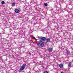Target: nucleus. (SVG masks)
<instances>
[{
    "mask_svg": "<svg viewBox=\"0 0 73 73\" xmlns=\"http://www.w3.org/2000/svg\"><path fill=\"white\" fill-rule=\"evenodd\" d=\"M38 38L40 40H42V41H46V37H43L42 36H38Z\"/></svg>",
    "mask_w": 73,
    "mask_h": 73,
    "instance_id": "obj_1",
    "label": "nucleus"
},
{
    "mask_svg": "<svg viewBox=\"0 0 73 73\" xmlns=\"http://www.w3.org/2000/svg\"><path fill=\"white\" fill-rule=\"evenodd\" d=\"M25 66H26L25 64H23L20 68V70L21 71H22V70H24V69H25Z\"/></svg>",
    "mask_w": 73,
    "mask_h": 73,
    "instance_id": "obj_2",
    "label": "nucleus"
},
{
    "mask_svg": "<svg viewBox=\"0 0 73 73\" xmlns=\"http://www.w3.org/2000/svg\"><path fill=\"white\" fill-rule=\"evenodd\" d=\"M15 12L16 13H19L20 12V11L17 9H15Z\"/></svg>",
    "mask_w": 73,
    "mask_h": 73,
    "instance_id": "obj_3",
    "label": "nucleus"
},
{
    "mask_svg": "<svg viewBox=\"0 0 73 73\" xmlns=\"http://www.w3.org/2000/svg\"><path fill=\"white\" fill-rule=\"evenodd\" d=\"M40 45L41 47H43L44 46V42H42Z\"/></svg>",
    "mask_w": 73,
    "mask_h": 73,
    "instance_id": "obj_4",
    "label": "nucleus"
},
{
    "mask_svg": "<svg viewBox=\"0 0 73 73\" xmlns=\"http://www.w3.org/2000/svg\"><path fill=\"white\" fill-rule=\"evenodd\" d=\"M59 66L60 69H61L63 67V64H59Z\"/></svg>",
    "mask_w": 73,
    "mask_h": 73,
    "instance_id": "obj_5",
    "label": "nucleus"
},
{
    "mask_svg": "<svg viewBox=\"0 0 73 73\" xmlns=\"http://www.w3.org/2000/svg\"><path fill=\"white\" fill-rule=\"evenodd\" d=\"M41 42H42V40H40L38 42V43H37V45H38L39 44L41 43Z\"/></svg>",
    "mask_w": 73,
    "mask_h": 73,
    "instance_id": "obj_6",
    "label": "nucleus"
},
{
    "mask_svg": "<svg viewBox=\"0 0 73 73\" xmlns=\"http://www.w3.org/2000/svg\"><path fill=\"white\" fill-rule=\"evenodd\" d=\"M46 41L47 42H50V38H48L47 39H46Z\"/></svg>",
    "mask_w": 73,
    "mask_h": 73,
    "instance_id": "obj_7",
    "label": "nucleus"
},
{
    "mask_svg": "<svg viewBox=\"0 0 73 73\" xmlns=\"http://www.w3.org/2000/svg\"><path fill=\"white\" fill-rule=\"evenodd\" d=\"M11 5L12 7H15V2H13V3H12Z\"/></svg>",
    "mask_w": 73,
    "mask_h": 73,
    "instance_id": "obj_8",
    "label": "nucleus"
},
{
    "mask_svg": "<svg viewBox=\"0 0 73 73\" xmlns=\"http://www.w3.org/2000/svg\"><path fill=\"white\" fill-rule=\"evenodd\" d=\"M69 53H70V51H69L68 50H67L66 52V54L68 55Z\"/></svg>",
    "mask_w": 73,
    "mask_h": 73,
    "instance_id": "obj_9",
    "label": "nucleus"
},
{
    "mask_svg": "<svg viewBox=\"0 0 73 73\" xmlns=\"http://www.w3.org/2000/svg\"><path fill=\"white\" fill-rule=\"evenodd\" d=\"M71 65H72V62H70L68 64V66L69 67H70V66H71Z\"/></svg>",
    "mask_w": 73,
    "mask_h": 73,
    "instance_id": "obj_10",
    "label": "nucleus"
},
{
    "mask_svg": "<svg viewBox=\"0 0 73 73\" xmlns=\"http://www.w3.org/2000/svg\"><path fill=\"white\" fill-rule=\"evenodd\" d=\"M53 49H52V48H50L48 50L50 52H52V50Z\"/></svg>",
    "mask_w": 73,
    "mask_h": 73,
    "instance_id": "obj_11",
    "label": "nucleus"
},
{
    "mask_svg": "<svg viewBox=\"0 0 73 73\" xmlns=\"http://www.w3.org/2000/svg\"><path fill=\"white\" fill-rule=\"evenodd\" d=\"M44 5L45 7H47V6H48V3H44Z\"/></svg>",
    "mask_w": 73,
    "mask_h": 73,
    "instance_id": "obj_12",
    "label": "nucleus"
},
{
    "mask_svg": "<svg viewBox=\"0 0 73 73\" xmlns=\"http://www.w3.org/2000/svg\"><path fill=\"white\" fill-rule=\"evenodd\" d=\"M2 4H5V2L4 1H2L1 2Z\"/></svg>",
    "mask_w": 73,
    "mask_h": 73,
    "instance_id": "obj_13",
    "label": "nucleus"
},
{
    "mask_svg": "<svg viewBox=\"0 0 73 73\" xmlns=\"http://www.w3.org/2000/svg\"><path fill=\"white\" fill-rule=\"evenodd\" d=\"M33 38H34V40H36V41H37V39H36V38H35V37H34V36H33Z\"/></svg>",
    "mask_w": 73,
    "mask_h": 73,
    "instance_id": "obj_14",
    "label": "nucleus"
},
{
    "mask_svg": "<svg viewBox=\"0 0 73 73\" xmlns=\"http://www.w3.org/2000/svg\"><path fill=\"white\" fill-rule=\"evenodd\" d=\"M44 73H48V71H46L44 72Z\"/></svg>",
    "mask_w": 73,
    "mask_h": 73,
    "instance_id": "obj_15",
    "label": "nucleus"
},
{
    "mask_svg": "<svg viewBox=\"0 0 73 73\" xmlns=\"http://www.w3.org/2000/svg\"><path fill=\"white\" fill-rule=\"evenodd\" d=\"M31 53L30 52H29V54H30V55H31Z\"/></svg>",
    "mask_w": 73,
    "mask_h": 73,
    "instance_id": "obj_16",
    "label": "nucleus"
},
{
    "mask_svg": "<svg viewBox=\"0 0 73 73\" xmlns=\"http://www.w3.org/2000/svg\"><path fill=\"white\" fill-rule=\"evenodd\" d=\"M40 62V63H41V64H42V62H41V61Z\"/></svg>",
    "mask_w": 73,
    "mask_h": 73,
    "instance_id": "obj_17",
    "label": "nucleus"
},
{
    "mask_svg": "<svg viewBox=\"0 0 73 73\" xmlns=\"http://www.w3.org/2000/svg\"><path fill=\"white\" fill-rule=\"evenodd\" d=\"M40 65H41V64H40Z\"/></svg>",
    "mask_w": 73,
    "mask_h": 73,
    "instance_id": "obj_18",
    "label": "nucleus"
}]
</instances>
